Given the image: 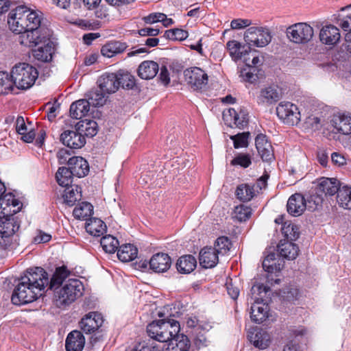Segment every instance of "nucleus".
Wrapping results in <instances>:
<instances>
[{
  "label": "nucleus",
  "instance_id": "nucleus-1",
  "mask_svg": "<svg viewBox=\"0 0 351 351\" xmlns=\"http://www.w3.org/2000/svg\"><path fill=\"white\" fill-rule=\"evenodd\" d=\"M41 19L40 12L21 5L11 10L8 23L11 31L19 34L18 41L21 45L34 47L49 35V29L40 26Z\"/></svg>",
  "mask_w": 351,
  "mask_h": 351
},
{
  "label": "nucleus",
  "instance_id": "nucleus-2",
  "mask_svg": "<svg viewBox=\"0 0 351 351\" xmlns=\"http://www.w3.org/2000/svg\"><path fill=\"white\" fill-rule=\"evenodd\" d=\"M48 285V274L41 267L28 269L23 276L14 280L12 302L21 305L42 296Z\"/></svg>",
  "mask_w": 351,
  "mask_h": 351
},
{
  "label": "nucleus",
  "instance_id": "nucleus-3",
  "mask_svg": "<svg viewBox=\"0 0 351 351\" xmlns=\"http://www.w3.org/2000/svg\"><path fill=\"white\" fill-rule=\"evenodd\" d=\"M270 288L263 284H256L251 289L252 298L254 300L251 306V319L253 322L261 324L269 317V308L265 299Z\"/></svg>",
  "mask_w": 351,
  "mask_h": 351
},
{
  "label": "nucleus",
  "instance_id": "nucleus-4",
  "mask_svg": "<svg viewBox=\"0 0 351 351\" xmlns=\"http://www.w3.org/2000/svg\"><path fill=\"white\" fill-rule=\"evenodd\" d=\"M37 69L28 63L21 62L15 64L10 72L12 86L19 89L27 90L31 88L38 78Z\"/></svg>",
  "mask_w": 351,
  "mask_h": 351
},
{
  "label": "nucleus",
  "instance_id": "nucleus-5",
  "mask_svg": "<svg viewBox=\"0 0 351 351\" xmlns=\"http://www.w3.org/2000/svg\"><path fill=\"white\" fill-rule=\"evenodd\" d=\"M84 285L77 279H69L64 285L56 291V304L58 306L68 305L82 295Z\"/></svg>",
  "mask_w": 351,
  "mask_h": 351
},
{
  "label": "nucleus",
  "instance_id": "nucleus-6",
  "mask_svg": "<svg viewBox=\"0 0 351 351\" xmlns=\"http://www.w3.org/2000/svg\"><path fill=\"white\" fill-rule=\"evenodd\" d=\"M288 39L296 44H306L314 36L313 28L306 23H297L289 26L286 29Z\"/></svg>",
  "mask_w": 351,
  "mask_h": 351
},
{
  "label": "nucleus",
  "instance_id": "nucleus-7",
  "mask_svg": "<svg viewBox=\"0 0 351 351\" xmlns=\"http://www.w3.org/2000/svg\"><path fill=\"white\" fill-rule=\"evenodd\" d=\"M244 40L248 47H263L271 42V36L267 28L250 27L245 32Z\"/></svg>",
  "mask_w": 351,
  "mask_h": 351
},
{
  "label": "nucleus",
  "instance_id": "nucleus-8",
  "mask_svg": "<svg viewBox=\"0 0 351 351\" xmlns=\"http://www.w3.org/2000/svg\"><path fill=\"white\" fill-rule=\"evenodd\" d=\"M184 80L193 90L204 89L208 82V74L201 68L193 66L184 71Z\"/></svg>",
  "mask_w": 351,
  "mask_h": 351
},
{
  "label": "nucleus",
  "instance_id": "nucleus-9",
  "mask_svg": "<svg viewBox=\"0 0 351 351\" xmlns=\"http://www.w3.org/2000/svg\"><path fill=\"white\" fill-rule=\"evenodd\" d=\"M276 114L285 124L294 125L300 120V113L298 107L290 102H280L276 107Z\"/></svg>",
  "mask_w": 351,
  "mask_h": 351
},
{
  "label": "nucleus",
  "instance_id": "nucleus-10",
  "mask_svg": "<svg viewBox=\"0 0 351 351\" xmlns=\"http://www.w3.org/2000/svg\"><path fill=\"white\" fill-rule=\"evenodd\" d=\"M223 119L228 126L243 129L247 125L248 112L244 108H240L239 112L234 108H230L228 112L223 113Z\"/></svg>",
  "mask_w": 351,
  "mask_h": 351
},
{
  "label": "nucleus",
  "instance_id": "nucleus-11",
  "mask_svg": "<svg viewBox=\"0 0 351 351\" xmlns=\"http://www.w3.org/2000/svg\"><path fill=\"white\" fill-rule=\"evenodd\" d=\"M62 143L71 149H79L86 143V139L80 131L76 128L75 130H66L60 136Z\"/></svg>",
  "mask_w": 351,
  "mask_h": 351
},
{
  "label": "nucleus",
  "instance_id": "nucleus-12",
  "mask_svg": "<svg viewBox=\"0 0 351 351\" xmlns=\"http://www.w3.org/2000/svg\"><path fill=\"white\" fill-rule=\"evenodd\" d=\"M50 36L51 32H49V35L47 36V38L40 40V42H38L36 45H43L33 51L34 57L38 60L45 62L51 60L54 53V44L50 40Z\"/></svg>",
  "mask_w": 351,
  "mask_h": 351
},
{
  "label": "nucleus",
  "instance_id": "nucleus-13",
  "mask_svg": "<svg viewBox=\"0 0 351 351\" xmlns=\"http://www.w3.org/2000/svg\"><path fill=\"white\" fill-rule=\"evenodd\" d=\"M101 314L97 312H90L80 321V328L86 334H90L97 330L103 324Z\"/></svg>",
  "mask_w": 351,
  "mask_h": 351
},
{
  "label": "nucleus",
  "instance_id": "nucleus-14",
  "mask_svg": "<svg viewBox=\"0 0 351 351\" xmlns=\"http://www.w3.org/2000/svg\"><path fill=\"white\" fill-rule=\"evenodd\" d=\"M287 211L294 217L300 216L308 208L306 200L301 193L292 195L287 202Z\"/></svg>",
  "mask_w": 351,
  "mask_h": 351
},
{
  "label": "nucleus",
  "instance_id": "nucleus-15",
  "mask_svg": "<svg viewBox=\"0 0 351 351\" xmlns=\"http://www.w3.org/2000/svg\"><path fill=\"white\" fill-rule=\"evenodd\" d=\"M256 148L263 161H271L274 158L272 146L265 134H259L255 138Z\"/></svg>",
  "mask_w": 351,
  "mask_h": 351
},
{
  "label": "nucleus",
  "instance_id": "nucleus-16",
  "mask_svg": "<svg viewBox=\"0 0 351 351\" xmlns=\"http://www.w3.org/2000/svg\"><path fill=\"white\" fill-rule=\"evenodd\" d=\"M219 254L212 247H205L199 254V262L202 267L208 269L215 267L219 262Z\"/></svg>",
  "mask_w": 351,
  "mask_h": 351
},
{
  "label": "nucleus",
  "instance_id": "nucleus-17",
  "mask_svg": "<svg viewBox=\"0 0 351 351\" xmlns=\"http://www.w3.org/2000/svg\"><path fill=\"white\" fill-rule=\"evenodd\" d=\"M282 97L281 90L277 86H269L261 90L258 97V103L271 104Z\"/></svg>",
  "mask_w": 351,
  "mask_h": 351
},
{
  "label": "nucleus",
  "instance_id": "nucleus-18",
  "mask_svg": "<svg viewBox=\"0 0 351 351\" xmlns=\"http://www.w3.org/2000/svg\"><path fill=\"white\" fill-rule=\"evenodd\" d=\"M247 338L254 347L264 350L269 346L270 335L266 331L259 329H254L247 334Z\"/></svg>",
  "mask_w": 351,
  "mask_h": 351
},
{
  "label": "nucleus",
  "instance_id": "nucleus-19",
  "mask_svg": "<svg viewBox=\"0 0 351 351\" xmlns=\"http://www.w3.org/2000/svg\"><path fill=\"white\" fill-rule=\"evenodd\" d=\"M67 165L73 175L78 178L84 177L89 172L88 163L82 157H71L68 160Z\"/></svg>",
  "mask_w": 351,
  "mask_h": 351
},
{
  "label": "nucleus",
  "instance_id": "nucleus-20",
  "mask_svg": "<svg viewBox=\"0 0 351 351\" xmlns=\"http://www.w3.org/2000/svg\"><path fill=\"white\" fill-rule=\"evenodd\" d=\"M150 269L155 272L162 273L167 271L171 265V260L168 254L158 253L154 254L149 261Z\"/></svg>",
  "mask_w": 351,
  "mask_h": 351
},
{
  "label": "nucleus",
  "instance_id": "nucleus-21",
  "mask_svg": "<svg viewBox=\"0 0 351 351\" xmlns=\"http://www.w3.org/2000/svg\"><path fill=\"white\" fill-rule=\"evenodd\" d=\"M99 88L106 94L115 93L119 89L115 73H104L97 80Z\"/></svg>",
  "mask_w": 351,
  "mask_h": 351
},
{
  "label": "nucleus",
  "instance_id": "nucleus-22",
  "mask_svg": "<svg viewBox=\"0 0 351 351\" xmlns=\"http://www.w3.org/2000/svg\"><path fill=\"white\" fill-rule=\"evenodd\" d=\"M161 324L162 339L160 342L171 341L180 332V324L173 319H162Z\"/></svg>",
  "mask_w": 351,
  "mask_h": 351
},
{
  "label": "nucleus",
  "instance_id": "nucleus-23",
  "mask_svg": "<svg viewBox=\"0 0 351 351\" xmlns=\"http://www.w3.org/2000/svg\"><path fill=\"white\" fill-rule=\"evenodd\" d=\"M339 29L333 25L324 26L319 32L320 41L326 45H335L340 39Z\"/></svg>",
  "mask_w": 351,
  "mask_h": 351
},
{
  "label": "nucleus",
  "instance_id": "nucleus-24",
  "mask_svg": "<svg viewBox=\"0 0 351 351\" xmlns=\"http://www.w3.org/2000/svg\"><path fill=\"white\" fill-rule=\"evenodd\" d=\"M340 188L339 182L337 179L322 178L320 179L316 190L322 195L331 196L338 193Z\"/></svg>",
  "mask_w": 351,
  "mask_h": 351
},
{
  "label": "nucleus",
  "instance_id": "nucleus-25",
  "mask_svg": "<svg viewBox=\"0 0 351 351\" xmlns=\"http://www.w3.org/2000/svg\"><path fill=\"white\" fill-rule=\"evenodd\" d=\"M84 343L85 339L81 332L73 330L66 337L65 348L66 351H81Z\"/></svg>",
  "mask_w": 351,
  "mask_h": 351
},
{
  "label": "nucleus",
  "instance_id": "nucleus-26",
  "mask_svg": "<svg viewBox=\"0 0 351 351\" xmlns=\"http://www.w3.org/2000/svg\"><path fill=\"white\" fill-rule=\"evenodd\" d=\"M159 66L152 60L143 61L138 68V75L143 80L153 79L158 73Z\"/></svg>",
  "mask_w": 351,
  "mask_h": 351
},
{
  "label": "nucleus",
  "instance_id": "nucleus-27",
  "mask_svg": "<svg viewBox=\"0 0 351 351\" xmlns=\"http://www.w3.org/2000/svg\"><path fill=\"white\" fill-rule=\"evenodd\" d=\"M278 251L282 257L288 260H294L298 256L299 247L296 244L289 241H280L278 245Z\"/></svg>",
  "mask_w": 351,
  "mask_h": 351
},
{
  "label": "nucleus",
  "instance_id": "nucleus-28",
  "mask_svg": "<svg viewBox=\"0 0 351 351\" xmlns=\"http://www.w3.org/2000/svg\"><path fill=\"white\" fill-rule=\"evenodd\" d=\"M332 125L340 133L343 134H351V116L339 114L333 117Z\"/></svg>",
  "mask_w": 351,
  "mask_h": 351
},
{
  "label": "nucleus",
  "instance_id": "nucleus-29",
  "mask_svg": "<svg viewBox=\"0 0 351 351\" xmlns=\"http://www.w3.org/2000/svg\"><path fill=\"white\" fill-rule=\"evenodd\" d=\"M227 49L232 59L237 61L247 54L250 51V47L247 48L237 40H230L226 44Z\"/></svg>",
  "mask_w": 351,
  "mask_h": 351
},
{
  "label": "nucleus",
  "instance_id": "nucleus-30",
  "mask_svg": "<svg viewBox=\"0 0 351 351\" xmlns=\"http://www.w3.org/2000/svg\"><path fill=\"white\" fill-rule=\"evenodd\" d=\"M90 110V105L86 99H80L71 104L70 106V116L73 119H81L88 114Z\"/></svg>",
  "mask_w": 351,
  "mask_h": 351
},
{
  "label": "nucleus",
  "instance_id": "nucleus-31",
  "mask_svg": "<svg viewBox=\"0 0 351 351\" xmlns=\"http://www.w3.org/2000/svg\"><path fill=\"white\" fill-rule=\"evenodd\" d=\"M62 197L64 202L69 206H73L77 201L82 198L81 187L78 185H70L66 186L64 190Z\"/></svg>",
  "mask_w": 351,
  "mask_h": 351
},
{
  "label": "nucleus",
  "instance_id": "nucleus-32",
  "mask_svg": "<svg viewBox=\"0 0 351 351\" xmlns=\"http://www.w3.org/2000/svg\"><path fill=\"white\" fill-rule=\"evenodd\" d=\"M86 97L90 106H93L94 107L104 106L107 99L106 93L103 92L99 88L90 90L86 94Z\"/></svg>",
  "mask_w": 351,
  "mask_h": 351
},
{
  "label": "nucleus",
  "instance_id": "nucleus-33",
  "mask_svg": "<svg viewBox=\"0 0 351 351\" xmlns=\"http://www.w3.org/2000/svg\"><path fill=\"white\" fill-rule=\"evenodd\" d=\"M191 344L187 336L178 333L170 341L169 351H189Z\"/></svg>",
  "mask_w": 351,
  "mask_h": 351
},
{
  "label": "nucleus",
  "instance_id": "nucleus-34",
  "mask_svg": "<svg viewBox=\"0 0 351 351\" xmlns=\"http://www.w3.org/2000/svg\"><path fill=\"white\" fill-rule=\"evenodd\" d=\"M197 265V261L192 255L181 256L177 261L176 267L179 272L189 274L193 271Z\"/></svg>",
  "mask_w": 351,
  "mask_h": 351
},
{
  "label": "nucleus",
  "instance_id": "nucleus-35",
  "mask_svg": "<svg viewBox=\"0 0 351 351\" xmlns=\"http://www.w3.org/2000/svg\"><path fill=\"white\" fill-rule=\"evenodd\" d=\"M85 228L86 232L94 237H99L106 230L105 223L100 219L95 217L90 218L86 223Z\"/></svg>",
  "mask_w": 351,
  "mask_h": 351
},
{
  "label": "nucleus",
  "instance_id": "nucleus-36",
  "mask_svg": "<svg viewBox=\"0 0 351 351\" xmlns=\"http://www.w3.org/2000/svg\"><path fill=\"white\" fill-rule=\"evenodd\" d=\"M117 250V257L122 262H129L137 257L138 250L132 244L122 245Z\"/></svg>",
  "mask_w": 351,
  "mask_h": 351
},
{
  "label": "nucleus",
  "instance_id": "nucleus-37",
  "mask_svg": "<svg viewBox=\"0 0 351 351\" xmlns=\"http://www.w3.org/2000/svg\"><path fill=\"white\" fill-rule=\"evenodd\" d=\"M76 128L84 134V136L93 137L98 131V125L96 121L90 119L81 120L76 124Z\"/></svg>",
  "mask_w": 351,
  "mask_h": 351
},
{
  "label": "nucleus",
  "instance_id": "nucleus-38",
  "mask_svg": "<svg viewBox=\"0 0 351 351\" xmlns=\"http://www.w3.org/2000/svg\"><path fill=\"white\" fill-rule=\"evenodd\" d=\"M69 271L65 267H60L56 268V271L53 274L50 281L48 280L49 289H56L68 276Z\"/></svg>",
  "mask_w": 351,
  "mask_h": 351
},
{
  "label": "nucleus",
  "instance_id": "nucleus-39",
  "mask_svg": "<svg viewBox=\"0 0 351 351\" xmlns=\"http://www.w3.org/2000/svg\"><path fill=\"white\" fill-rule=\"evenodd\" d=\"M116 73L117 77V83L119 88L121 86L123 88L132 89L135 85L134 77L128 71L119 70Z\"/></svg>",
  "mask_w": 351,
  "mask_h": 351
},
{
  "label": "nucleus",
  "instance_id": "nucleus-40",
  "mask_svg": "<svg viewBox=\"0 0 351 351\" xmlns=\"http://www.w3.org/2000/svg\"><path fill=\"white\" fill-rule=\"evenodd\" d=\"M337 200L339 205L348 210H351V187L343 186L337 193Z\"/></svg>",
  "mask_w": 351,
  "mask_h": 351
},
{
  "label": "nucleus",
  "instance_id": "nucleus-41",
  "mask_svg": "<svg viewBox=\"0 0 351 351\" xmlns=\"http://www.w3.org/2000/svg\"><path fill=\"white\" fill-rule=\"evenodd\" d=\"M73 176L69 167H62L58 169L56 174V178L59 185L66 187L72 185Z\"/></svg>",
  "mask_w": 351,
  "mask_h": 351
},
{
  "label": "nucleus",
  "instance_id": "nucleus-42",
  "mask_svg": "<svg viewBox=\"0 0 351 351\" xmlns=\"http://www.w3.org/2000/svg\"><path fill=\"white\" fill-rule=\"evenodd\" d=\"M93 213V206L91 204L84 202L76 206L73 212L75 218L78 219H86Z\"/></svg>",
  "mask_w": 351,
  "mask_h": 351
},
{
  "label": "nucleus",
  "instance_id": "nucleus-43",
  "mask_svg": "<svg viewBox=\"0 0 351 351\" xmlns=\"http://www.w3.org/2000/svg\"><path fill=\"white\" fill-rule=\"evenodd\" d=\"M100 244L106 253L113 254L117 250L119 243L115 237L108 234L101 239Z\"/></svg>",
  "mask_w": 351,
  "mask_h": 351
},
{
  "label": "nucleus",
  "instance_id": "nucleus-44",
  "mask_svg": "<svg viewBox=\"0 0 351 351\" xmlns=\"http://www.w3.org/2000/svg\"><path fill=\"white\" fill-rule=\"evenodd\" d=\"M237 197L241 202H248L254 196V190L249 184H241L236 190Z\"/></svg>",
  "mask_w": 351,
  "mask_h": 351
},
{
  "label": "nucleus",
  "instance_id": "nucleus-45",
  "mask_svg": "<svg viewBox=\"0 0 351 351\" xmlns=\"http://www.w3.org/2000/svg\"><path fill=\"white\" fill-rule=\"evenodd\" d=\"M161 322L162 319L154 321L153 322L149 324L147 327V332L148 335L151 338L160 342L161 341V339H162Z\"/></svg>",
  "mask_w": 351,
  "mask_h": 351
},
{
  "label": "nucleus",
  "instance_id": "nucleus-46",
  "mask_svg": "<svg viewBox=\"0 0 351 351\" xmlns=\"http://www.w3.org/2000/svg\"><path fill=\"white\" fill-rule=\"evenodd\" d=\"M232 243L226 237H219L215 243V248L219 254H226L231 248Z\"/></svg>",
  "mask_w": 351,
  "mask_h": 351
},
{
  "label": "nucleus",
  "instance_id": "nucleus-47",
  "mask_svg": "<svg viewBox=\"0 0 351 351\" xmlns=\"http://www.w3.org/2000/svg\"><path fill=\"white\" fill-rule=\"evenodd\" d=\"M189 36L187 31L182 29H171L165 31L164 37L170 40H184Z\"/></svg>",
  "mask_w": 351,
  "mask_h": 351
},
{
  "label": "nucleus",
  "instance_id": "nucleus-48",
  "mask_svg": "<svg viewBox=\"0 0 351 351\" xmlns=\"http://www.w3.org/2000/svg\"><path fill=\"white\" fill-rule=\"evenodd\" d=\"M282 232L287 240L295 241L300 236L299 228L293 224H285L282 228Z\"/></svg>",
  "mask_w": 351,
  "mask_h": 351
},
{
  "label": "nucleus",
  "instance_id": "nucleus-49",
  "mask_svg": "<svg viewBox=\"0 0 351 351\" xmlns=\"http://www.w3.org/2000/svg\"><path fill=\"white\" fill-rule=\"evenodd\" d=\"M250 135V132L239 133L236 135L231 136L230 139L233 141L234 147L236 149L240 147H246L248 145V138Z\"/></svg>",
  "mask_w": 351,
  "mask_h": 351
},
{
  "label": "nucleus",
  "instance_id": "nucleus-50",
  "mask_svg": "<svg viewBox=\"0 0 351 351\" xmlns=\"http://www.w3.org/2000/svg\"><path fill=\"white\" fill-rule=\"evenodd\" d=\"M12 88V82L9 74L5 72H0V93L6 94Z\"/></svg>",
  "mask_w": 351,
  "mask_h": 351
},
{
  "label": "nucleus",
  "instance_id": "nucleus-51",
  "mask_svg": "<svg viewBox=\"0 0 351 351\" xmlns=\"http://www.w3.org/2000/svg\"><path fill=\"white\" fill-rule=\"evenodd\" d=\"M252 215V209L250 207L241 205L237 206L234 210V218L239 221H245Z\"/></svg>",
  "mask_w": 351,
  "mask_h": 351
},
{
  "label": "nucleus",
  "instance_id": "nucleus-52",
  "mask_svg": "<svg viewBox=\"0 0 351 351\" xmlns=\"http://www.w3.org/2000/svg\"><path fill=\"white\" fill-rule=\"evenodd\" d=\"M251 158L248 154H239L230 162L233 166L240 165L242 167L246 168L251 165Z\"/></svg>",
  "mask_w": 351,
  "mask_h": 351
},
{
  "label": "nucleus",
  "instance_id": "nucleus-53",
  "mask_svg": "<svg viewBox=\"0 0 351 351\" xmlns=\"http://www.w3.org/2000/svg\"><path fill=\"white\" fill-rule=\"evenodd\" d=\"M5 191L4 184L0 180V210L1 214L7 215L9 208L10 199H6V196H2L3 193Z\"/></svg>",
  "mask_w": 351,
  "mask_h": 351
},
{
  "label": "nucleus",
  "instance_id": "nucleus-54",
  "mask_svg": "<svg viewBox=\"0 0 351 351\" xmlns=\"http://www.w3.org/2000/svg\"><path fill=\"white\" fill-rule=\"evenodd\" d=\"M322 194L318 193L316 191V195H311L309 199L306 200L308 209L310 210H315L318 206H319L322 201L323 198L322 197Z\"/></svg>",
  "mask_w": 351,
  "mask_h": 351
},
{
  "label": "nucleus",
  "instance_id": "nucleus-55",
  "mask_svg": "<svg viewBox=\"0 0 351 351\" xmlns=\"http://www.w3.org/2000/svg\"><path fill=\"white\" fill-rule=\"evenodd\" d=\"M108 43L112 49V52H114V55L123 52L128 47L125 43L118 40H112Z\"/></svg>",
  "mask_w": 351,
  "mask_h": 351
},
{
  "label": "nucleus",
  "instance_id": "nucleus-56",
  "mask_svg": "<svg viewBox=\"0 0 351 351\" xmlns=\"http://www.w3.org/2000/svg\"><path fill=\"white\" fill-rule=\"evenodd\" d=\"M337 24L344 31L351 32V14L337 20Z\"/></svg>",
  "mask_w": 351,
  "mask_h": 351
},
{
  "label": "nucleus",
  "instance_id": "nucleus-57",
  "mask_svg": "<svg viewBox=\"0 0 351 351\" xmlns=\"http://www.w3.org/2000/svg\"><path fill=\"white\" fill-rule=\"evenodd\" d=\"M306 124L313 130H319L321 128L320 119L315 116H310L306 119Z\"/></svg>",
  "mask_w": 351,
  "mask_h": 351
},
{
  "label": "nucleus",
  "instance_id": "nucleus-58",
  "mask_svg": "<svg viewBox=\"0 0 351 351\" xmlns=\"http://www.w3.org/2000/svg\"><path fill=\"white\" fill-rule=\"evenodd\" d=\"M251 21L248 19H237L231 21L230 26L232 29H239L249 26Z\"/></svg>",
  "mask_w": 351,
  "mask_h": 351
},
{
  "label": "nucleus",
  "instance_id": "nucleus-59",
  "mask_svg": "<svg viewBox=\"0 0 351 351\" xmlns=\"http://www.w3.org/2000/svg\"><path fill=\"white\" fill-rule=\"evenodd\" d=\"M241 76L242 77L243 80L250 83H254L258 80L255 73H252V71H247V69H245L241 70Z\"/></svg>",
  "mask_w": 351,
  "mask_h": 351
},
{
  "label": "nucleus",
  "instance_id": "nucleus-60",
  "mask_svg": "<svg viewBox=\"0 0 351 351\" xmlns=\"http://www.w3.org/2000/svg\"><path fill=\"white\" fill-rule=\"evenodd\" d=\"M226 285L228 295L232 299L236 300L239 295V288L232 283V279L230 280V282H227Z\"/></svg>",
  "mask_w": 351,
  "mask_h": 351
},
{
  "label": "nucleus",
  "instance_id": "nucleus-61",
  "mask_svg": "<svg viewBox=\"0 0 351 351\" xmlns=\"http://www.w3.org/2000/svg\"><path fill=\"white\" fill-rule=\"evenodd\" d=\"M283 297L288 301H293L298 297L299 292L297 289L287 288L283 291Z\"/></svg>",
  "mask_w": 351,
  "mask_h": 351
},
{
  "label": "nucleus",
  "instance_id": "nucleus-62",
  "mask_svg": "<svg viewBox=\"0 0 351 351\" xmlns=\"http://www.w3.org/2000/svg\"><path fill=\"white\" fill-rule=\"evenodd\" d=\"M159 79L160 82L163 83L165 86L168 85L169 83L170 82L169 73L167 68L165 66H162L160 68Z\"/></svg>",
  "mask_w": 351,
  "mask_h": 351
},
{
  "label": "nucleus",
  "instance_id": "nucleus-63",
  "mask_svg": "<svg viewBox=\"0 0 351 351\" xmlns=\"http://www.w3.org/2000/svg\"><path fill=\"white\" fill-rule=\"evenodd\" d=\"M332 162L338 166H343L346 163V158L338 152H334L331 154Z\"/></svg>",
  "mask_w": 351,
  "mask_h": 351
},
{
  "label": "nucleus",
  "instance_id": "nucleus-64",
  "mask_svg": "<svg viewBox=\"0 0 351 351\" xmlns=\"http://www.w3.org/2000/svg\"><path fill=\"white\" fill-rule=\"evenodd\" d=\"M155 344L154 343H139L132 351H156Z\"/></svg>",
  "mask_w": 351,
  "mask_h": 351
}]
</instances>
